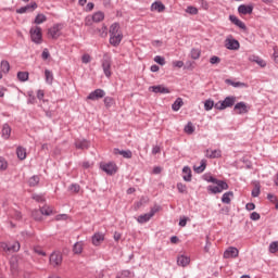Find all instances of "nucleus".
I'll list each match as a JSON object with an SVG mask.
<instances>
[{
    "label": "nucleus",
    "instance_id": "obj_43",
    "mask_svg": "<svg viewBox=\"0 0 278 278\" xmlns=\"http://www.w3.org/2000/svg\"><path fill=\"white\" fill-rule=\"evenodd\" d=\"M190 55L192 60H199V58H201V50L193 48L191 49Z\"/></svg>",
    "mask_w": 278,
    "mask_h": 278
},
{
    "label": "nucleus",
    "instance_id": "obj_22",
    "mask_svg": "<svg viewBox=\"0 0 278 278\" xmlns=\"http://www.w3.org/2000/svg\"><path fill=\"white\" fill-rule=\"evenodd\" d=\"M249 62H254L255 64L261 66V68H266V61H264V59H262L255 54H252L249 56Z\"/></svg>",
    "mask_w": 278,
    "mask_h": 278
},
{
    "label": "nucleus",
    "instance_id": "obj_36",
    "mask_svg": "<svg viewBox=\"0 0 278 278\" xmlns=\"http://www.w3.org/2000/svg\"><path fill=\"white\" fill-rule=\"evenodd\" d=\"M84 251V243L83 242H76L73 247V253L75 255H80Z\"/></svg>",
    "mask_w": 278,
    "mask_h": 278
},
{
    "label": "nucleus",
    "instance_id": "obj_60",
    "mask_svg": "<svg viewBox=\"0 0 278 278\" xmlns=\"http://www.w3.org/2000/svg\"><path fill=\"white\" fill-rule=\"evenodd\" d=\"M27 103L30 104V105L36 104V96L29 93V94H28Z\"/></svg>",
    "mask_w": 278,
    "mask_h": 278
},
{
    "label": "nucleus",
    "instance_id": "obj_32",
    "mask_svg": "<svg viewBox=\"0 0 278 278\" xmlns=\"http://www.w3.org/2000/svg\"><path fill=\"white\" fill-rule=\"evenodd\" d=\"M39 212L42 216H51L54 214L53 208L49 205H43L42 207H40Z\"/></svg>",
    "mask_w": 278,
    "mask_h": 278
},
{
    "label": "nucleus",
    "instance_id": "obj_1",
    "mask_svg": "<svg viewBox=\"0 0 278 278\" xmlns=\"http://www.w3.org/2000/svg\"><path fill=\"white\" fill-rule=\"evenodd\" d=\"M202 179L204 181H207L208 184H215L216 186H207L206 190L208 194H220L224 190H229V185L225 180L216 179L214 176H212V173H206L202 176Z\"/></svg>",
    "mask_w": 278,
    "mask_h": 278
},
{
    "label": "nucleus",
    "instance_id": "obj_55",
    "mask_svg": "<svg viewBox=\"0 0 278 278\" xmlns=\"http://www.w3.org/2000/svg\"><path fill=\"white\" fill-rule=\"evenodd\" d=\"M31 216L35 220H42V214L38 210L33 211Z\"/></svg>",
    "mask_w": 278,
    "mask_h": 278
},
{
    "label": "nucleus",
    "instance_id": "obj_10",
    "mask_svg": "<svg viewBox=\"0 0 278 278\" xmlns=\"http://www.w3.org/2000/svg\"><path fill=\"white\" fill-rule=\"evenodd\" d=\"M251 110V106H248L245 102H238L233 106V112L237 114H249V111Z\"/></svg>",
    "mask_w": 278,
    "mask_h": 278
},
{
    "label": "nucleus",
    "instance_id": "obj_52",
    "mask_svg": "<svg viewBox=\"0 0 278 278\" xmlns=\"http://www.w3.org/2000/svg\"><path fill=\"white\" fill-rule=\"evenodd\" d=\"M154 62H156V64H160V66H164V64H166V59L164 56L156 55L154 56Z\"/></svg>",
    "mask_w": 278,
    "mask_h": 278
},
{
    "label": "nucleus",
    "instance_id": "obj_40",
    "mask_svg": "<svg viewBox=\"0 0 278 278\" xmlns=\"http://www.w3.org/2000/svg\"><path fill=\"white\" fill-rule=\"evenodd\" d=\"M103 101H104V105L108 110H110V108H112V105H114L116 103V101L112 97H104Z\"/></svg>",
    "mask_w": 278,
    "mask_h": 278
},
{
    "label": "nucleus",
    "instance_id": "obj_25",
    "mask_svg": "<svg viewBox=\"0 0 278 278\" xmlns=\"http://www.w3.org/2000/svg\"><path fill=\"white\" fill-rule=\"evenodd\" d=\"M164 10H166V5L162 1H155L151 4L152 12H164Z\"/></svg>",
    "mask_w": 278,
    "mask_h": 278
},
{
    "label": "nucleus",
    "instance_id": "obj_15",
    "mask_svg": "<svg viewBox=\"0 0 278 278\" xmlns=\"http://www.w3.org/2000/svg\"><path fill=\"white\" fill-rule=\"evenodd\" d=\"M50 264L51 266H60L62 264V253L60 252H53L50 255Z\"/></svg>",
    "mask_w": 278,
    "mask_h": 278
},
{
    "label": "nucleus",
    "instance_id": "obj_30",
    "mask_svg": "<svg viewBox=\"0 0 278 278\" xmlns=\"http://www.w3.org/2000/svg\"><path fill=\"white\" fill-rule=\"evenodd\" d=\"M16 155L18 157V160L23 161L27 159V150L23 147H17L16 148Z\"/></svg>",
    "mask_w": 278,
    "mask_h": 278
},
{
    "label": "nucleus",
    "instance_id": "obj_14",
    "mask_svg": "<svg viewBox=\"0 0 278 278\" xmlns=\"http://www.w3.org/2000/svg\"><path fill=\"white\" fill-rule=\"evenodd\" d=\"M150 92H154L155 94H168L170 90L162 85L151 86L149 88Z\"/></svg>",
    "mask_w": 278,
    "mask_h": 278
},
{
    "label": "nucleus",
    "instance_id": "obj_27",
    "mask_svg": "<svg viewBox=\"0 0 278 278\" xmlns=\"http://www.w3.org/2000/svg\"><path fill=\"white\" fill-rule=\"evenodd\" d=\"M205 168H207V160L203 159L200 162V166H194L193 170L194 173H198V175H201V173H203L205 170Z\"/></svg>",
    "mask_w": 278,
    "mask_h": 278
},
{
    "label": "nucleus",
    "instance_id": "obj_18",
    "mask_svg": "<svg viewBox=\"0 0 278 278\" xmlns=\"http://www.w3.org/2000/svg\"><path fill=\"white\" fill-rule=\"evenodd\" d=\"M114 154L122 155L123 157H125V160H131V157H134V153L131 152V150H121L118 148H115Z\"/></svg>",
    "mask_w": 278,
    "mask_h": 278
},
{
    "label": "nucleus",
    "instance_id": "obj_34",
    "mask_svg": "<svg viewBox=\"0 0 278 278\" xmlns=\"http://www.w3.org/2000/svg\"><path fill=\"white\" fill-rule=\"evenodd\" d=\"M184 106V100L181 98H177L175 102L172 104V110L174 112H179L181 108Z\"/></svg>",
    "mask_w": 278,
    "mask_h": 278
},
{
    "label": "nucleus",
    "instance_id": "obj_20",
    "mask_svg": "<svg viewBox=\"0 0 278 278\" xmlns=\"http://www.w3.org/2000/svg\"><path fill=\"white\" fill-rule=\"evenodd\" d=\"M109 42L112 47H118L123 42V34L121 35H110Z\"/></svg>",
    "mask_w": 278,
    "mask_h": 278
},
{
    "label": "nucleus",
    "instance_id": "obj_47",
    "mask_svg": "<svg viewBox=\"0 0 278 278\" xmlns=\"http://www.w3.org/2000/svg\"><path fill=\"white\" fill-rule=\"evenodd\" d=\"M186 12L192 16H197V14H199V9H197V7L189 5L187 7Z\"/></svg>",
    "mask_w": 278,
    "mask_h": 278
},
{
    "label": "nucleus",
    "instance_id": "obj_44",
    "mask_svg": "<svg viewBox=\"0 0 278 278\" xmlns=\"http://www.w3.org/2000/svg\"><path fill=\"white\" fill-rule=\"evenodd\" d=\"M129 277H131V271L129 269L122 270L116 275V278H129Z\"/></svg>",
    "mask_w": 278,
    "mask_h": 278
},
{
    "label": "nucleus",
    "instance_id": "obj_28",
    "mask_svg": "<svg viewBox=\"0 0 278 278\" xmlns=\"http://www.w3.org/2000/svg\"><path fill=\"white\" fill-rule=\"evenodd\" d=\"M91 18H92L93 23H101L102 21L105 20V13H103L102 11H98V12L93 13Z\"/></svg>",
    "mask_w": 278,
    "mask_h": 278
},
{
    "label": "nucleus",
    "instance_id": "obj_54",
    "mask_svg": "<svg viewBox=\"0 0 278 278\" xmlns=\"http://www.w3.org/2000/svg\"><path fill=\"white\" fill-rule=\"evenodd\" d=\"M34 251L37 255H41L42 257H47V252L42 250L40 247H35Z\"/></svg>",
    "mask_w": 278,
    "mask_h": 278
},
{
    "label": "nucleus",
    "instance_id": "obj_51",
    "mask_svg": "<svg viewBox=\"0 0 278 278\" xmlns=\"http://www.w3.org/2000/svg\"><path fill=\"white\" fill-rule=\"evenodd\" d=\"M177 190L178 192H180V194H186V192H188V187H186V185H184L182 182H178Z\"/></svg>",
    "mask_w": 278,
    "mask_h": 278
},
{
    "label": "nucleus",
    "instance_id": "obj_13",
    "mask_svg": "<svg viewBox=\"0 0 278 278\" xmlns=\"http://www.w3.org/2000/svg\"><path fill=\"white\" fill-rule=\"evenodd\" d=\"M38 8V4L36 2H33L31 4H27L25 7H21L20 9H16V14H27V12H34Z\"/></svg>",
    "mask_w": 278,
    "mask_h": 278
},
{
    "label": "nucleus",
    "instance_id": "obj_57",
    "mask_svg": "<svg viewBox=\"0 0 278 278\" xmlns=\"http://www.w3.org/2000/svg\"><path fill=\"white\" fill-rule=\"evenodd\" d=\"M199 4L201 5L202 10H210V3L206 0H199Z\"/></svg>",
    "mask_w": 278,
    "mask_h": 278
},
{
    "label": "nucleus",
    "instance_id": "obj_24",
    "mask_svg": "<svg viewBox=\"0 0 278 278\" xmlns=\"http://www.w3.org/2000/svg\"><path fill=\"white\" fill-rule=\"evenodd\" d=\"M109 34H110V36H118L121 34H123V31H121V24H118L116 22L113 23L110 26Z\"/></svg>",
    "mask_w": 278,
    "mask_h": 278
},
{
    "label": "nucleus",
    "instance_id": "obj_7",
    "mask_svg": "<svg viewBox=\"0 0 278 278\" xmlns=\"http://www.w3.org/2000/svg\"><path fill=\"white\" fill-rule=\"evenodd\" d=\"M62 24H54L52 27L48 29V36L52 38V40H58L60 36H62V29H63Z\"/></svg>",
    "mask_w": 278,
    "mask_h": 278
},
{
    "label": "nucleus",
    "instance_id": "obj_21",
    "mask_svg": "<svg viewBox=\"0 0 278 278\" xmlns=\"http://www.w3.org/2000/svg\"><path fill=\"white\" fill-rule=\"evenodd\" d=\"M229 21L232 23V25H236L237 27H239V29H247V25L244 24V22L240 21V18H238V16L236 15H229Z\"/></svg>",
    "mask_w": 278,
    "mask_h": 278
},
{
    "label": "nucleus",
    "instance_id": "obj_16",
    "mask_svg": "<svg viewBox=\"0 0 278 278\" xmlns=\"http://www.w3.org/2000/svg\"><path fill=\"white\" fill-rule=\"evenodd\" d=\"M205 157H207L208 160H216L218 157H223V151H220V149H217V150L207 149L205 151Z\"/></svg>",
    "mask_w": 278,
    "mask_h": 278
},
{
    "label": "nucleus",
    "instance_id": "obj_41",
    "mask_svg": "<svg viewBox=\"0 0 278 278\" xmlns=\"http://www.w3.org/2000/svg\"><path fill=\"white\" fill-rule=\"evenodd\" d=\"M38 184H40V177H38V176H33L28 180V186H30V188L38 186Z\"/></svg>",
    "mask_w": 278,
    "mask_h": 278
},
{
    "label": "nucleus",
    "instance_id": "obj_42",
    "mask_svg": "<svg viewBox=\"0 0 278 278\" xmlns=\"http://www.w3.org/2000/svg\"><path fill=\"white\" fill-rule=\"evenodd\" d=\"M45 77H46V81L51 86V84H53V72L46 70Z\"/></svg>",
    "mask_w": 278,
    "mask_h": 278
},
{
    "label": "nucleus",
    "instance_id": "obj_8",
    "mask_svg": "<svg viewBox=\"0 0 278 278\" xmlns=\"http://www.w3.org/2000/svg\"><path fill=\"white\" fill-rule=\"evenodd\" d=\"M1 247L3 251H7V253H18V251H21V243L18 241L2 243Z\"/></svg>",
    "mask_w": 278,
    "mask_h": 278
},
{
    "label": "nucleus",
    "instance_id": "obj_35",
    "mask_svg": "<svg viewBox=\"0 0 278 278\" xmlns=\"http://www.w3.org/2000/svg\"><path fill=\"white\" fill-rule=\"evenodd\" d=\"M182 173H185V176H184L185 181H192V169H190V167L185 166L182 168Z\"/></svg>",
    "mask_w": 278,
    "mask_h": 278
},
{
    "label": "nucleus",
    "instance_id": "obj_31",
    "mask_svg": "<svg viewBox=\"0 0 278 278\" xmlns=\"http://www.w3.org/2000/svg\"><path fill=\"white\" fill-rule=\"evenodd\" d=\"M177 264H178V266L186 267V266H188V264H190V257L180 255L177 257Z\"/></svg>",
    "mask_w": 278,
    "mask_h": 278
},
{
    "label": "nucleus",
    "instance_id": "obj_63",
    "mask_svg": "<svg viewBox=\"0 0 278 278\" xmlns=\"http://www.w3.org/2000/svg\"><path fill=\"white\" fill-rule=\"evenodd\" d=\"M250 218H251V220H260V218H262V216L260 215V213L253 212V213H251Z\"/></svg>",
    "mask_w": 278,
    "mask_h": 278
},
{
    "label": "nucleus",
    "instance_id": "obj_19",
    "mask_svg": "<svg viewBox=\"0 0 278 278\" xmlns=\"http://www.w3.org/2000/svg\"><path fill=\"white\" fill-rule=\"evenodd\" d=\"M92 244L93 247H100L101 242H103V240H105V235H103L102 232H96L92 237Z\"/></svg>",
    "mask_w": 278,
    "mask_h": 278
},
{
    "label": "nucleus",
    "instance_id": "obj_4",
    "mask_svg": "<svg viewBox=\"0 0 278 278\" xmlns=\"http://www.w3.org/2000/svg\"><path fill=\"white\" fill-rule=\"evenodd\" d=\"M157 212H160V206L152 207L149 213L139 215L137 218V223H139V225H144V223H149V220H151V218H153L155 214H157Z\"/></svg>",
    "mask_w": 278,
    "mask_h": 278
},
{
    "label": "nucleus",
    "instance_id": "obj_39",
    "mask_svg": "<svg viewBox=\"0 0 278 278\" xmlns=\"http://www.w3.org/2000/svg\"><path fill=\"white\" fill-rule=\"evenodd\" d=\"M185 134H188V136H192L194 134V125L192 122L187 123L184 129Z\"/></svg>",
    "mask_w": 278,
    "mask_h": 278
},
{
    "label": "nucleus",
    "instance_id": "obj_12",
    "mask_svg": "<svg viewBox=\"0 0 278 278\" xmlns=\"http://www.w3.org/2000/svg\"><path fill=\"white\" fill-rule=\"evenodd\" d=\"M238 255H240V251L238 250V248H235V247H229L224 252L225 260L236 258V257H238Z\"/></svg>",
    "mask_w": 278,
    "mask_h": 278
},
{
    "label": "nucleus",
    "instance_id": "obj_46",
    "mask_svg": "<svg viewBox=\"0 0 278 278\" xmlns=\"http://www.w3.org/2000/svg\"><path fill=\"white\" fill-rule=\"evenodd\" d=\"M47 21V16L45 14H38L35 17V25H41V23H45Z\"/></svg>",
    "mask_w": 278,
    "mask_h": 278
},
{
    "label": "nucleus",
    "instance_id": "obj_50",
    "mask_svg": "<svg viewBox=\"0 0 278 278\" xmlns=\"http://www.w3.org/2000/svg\"><path fill=\"white\" fill-rule=\"evenodd\" d=\"M10 265L13 270H16V268H18V258L16 256H12L10 260Z\"/></svg>",
    "mask_w": 278,
    "mask_h": 278
},
{
    "label": "nucleus",
    "instance_id": "obj_3",
    "mask_svg": "<svg viewBox=\"0 0 278 278\" xmlns=\"http://www.w3.org/2000/svg\"><path fill=\"white\" fill-rule=\"evenodd\" d=\"M30 40L35 45H42V28L40 26H33L29 30Z\"/></svg>",
    "mask_w": 278,
    "mask_h": 278
},
{
    "label": "nucleus",
    "instance_id": "obj_37",
    "mask_svg": "<svg viewBox=\"0 0 278 278\" xmlns=\"http://www.w3.org/2000/svg\"><path fill=\"white\" fill-rule=\"evenodd\" d=\"M226 84L232 86L233 88H247V84L240 81H233L231 79H226Z\"/></svg>",
    "mask_w": 278,
    "mask_h": 278
},
{
    "label": "nucleus",
    "instance_id": "obj_53",
    "mask_svg": "<svg viewBox=\"0 0 278 278\" xmlns=\"http://www.w3.org/2000/svg\"><path fill=\"white\" fill-rule=\"evenodd\" d=\"M278 252V241H274L269 244V253Z\"/></svg>",
    "mask_w": 278,
    "mask_h": 278
},
{
    "label": "nucleus",
    "instance_id": "obj_61",
    "mask_svg": "<svg viewBox=\"0 0 278 278\" xmlns=\"http://www.w3.org/2000/svg\"><path fill=\"white\" fill-rule=\"evenodd\" d=\"M210 63L211 64H220V58L216 56V55H213L211 56L210 59Z\"/></svg>",
    "mask_w": 278,
    "mask_h": 278
},
{
    "label": "nucleus",
    "instance_id": "obj_17",
    "mask_svg": "<svg viewBox=\"0 0 278 278\" xmlns=\"http://www.w3.org/2000/svg\"><path fill=\"white\" fill-rule=\"evenodd\" d=\"M74 144L76 149H80L81 151L85 149H90V141L87 139H76Z\"/></svg>",
    "mask_w": 278,
    "mask_h": 278
},
{
    "label": "nucleus",
    "instance_id": "obj_62",
    "mask_svg": "<svg viewBox=\"0 0 278 278\" xmlns=\"http://www.w3.org/2000/svg\"><path fill=\"white\" fill-rule=\"evenodd\" d=\"M260 192H261L260 186L256 185L255 188L252 190V197H254V198L260 197Z\"/></svg>",
    "mask_w": 278,
    "mask_h": 278
},
{
    "label": "nucleus",
    "instance_id": "obj_26",
    "mask_svg": "<svg viewBox=\"0 0 278 278\" xmlns=\"http://www.w3.org/2000/svg\"><path fill=\"white\" fill-rule=\"evenodd\" d=\"M12 135V127H10V125L4 124L2 126V138L4 140H10V136Z\"/></svg>",
    "mask_w": 278,
    "mask_h": 278
},
{
    "label": "nucleus",
    "instance_id": "obj_45",
    "mask_svg": "<svg viewBox=\"0 0 278 278\" xmlns=\"http://www.w3.org/2000/svg\"><path fill=\"white\" fill-rule=\"evenodd\" d=\"M17 79L20 81H27V79H29V73H27V72H18L17 73Z\"/></svg>",
    "mask_w": 278,
    "mask_h": 278
},
{
    "label": "nucleus",
    "instance_id": "obj_56",
    "mask_svg": "<svg viewBox=\"0 0 278 278\" xmlns=\"http://www.w3.org/2000/svg\"><path fill=\"white\" fill-rule=\"evenodd\" d=\"M91 60H92V58L90 56V54H84L81 56L83 64H90Z\"/></svg>",
    "mask_w": 278,
    "mask_h": 278
},
{
    "label": "nucleus",
    "instance_id": "obj_11",
    "mask_svg": "<svg viewBox=\"0 0 278 278\" xmlns=\"http://www.w3.org/2000/svg\"><path fill=\"white\" fill-rule=\"evenodd\" d=\"M225 47L229 51H238V49H240V41L233 38H227L225 41Z\"/></svg>",
    "mask_w": 278,
    "mask_h": 278
},
{
    "label": "nucleus",
    "instance_id": "obj_38",
    "mask_svg": "<svg viewBox=\"0 0 278 278\" xmlns=\"http://www.w3.org/2000/svg\"><path fill=\"white\" fill-rule=\"evenodd\" d=\"M214 108H216V104L214 103V100L208 99L204 102L205 112H210V110H213Z\"/></svg>",
    "mask_w": 278,
    "mask_h": 278
},
{
    "label": "nucleus",
    "instance_id": "obj_48",
    "mask_svg": "<svg viewBox=\"0 0 278 278\" xmlns=\"http://www.w3.org/2000/svg\"><path fill=\"white\" fill-rule=\"evenodd\" d=\"M1 72L4 74L10 73V62L1 61Z\"/></svg>",
    "mask_w": 278,
    "mask_h": 278
},
{
    "label": "nucleus",
    "instance_id": "obj_59",
    "mask_svg": "<svg viewBox=\"0 0 278 278\" xmlns=\"http://www.w3.org/2000/svg\"><path fill=\"white\" fill-rule=\"evenodd\" d=\"M41 58L42 60H49V58H51V53H49V49H43L42 53H41Z\"/></svg>",
    "mask_w": 278,
    "mask_h": 278
},
{
    "label": "nucleus",
    "instance_id": "obj_64",
    "mask_svg": "<svg viewBox=\"0 0 278 278\" xmlns=\"http://www.w3.org/2000/svg\"><path fill=\"white\" fill-rule=\"evenodd\" d=\"M267 199L268 201H270V203H277V195L273 194V193H268L267 194Z\"/></svg>",
    "mask_w": 278,
    "mask_h": 278
},
{
    "label": "nucleus",
    "instance_id": "obj_58",
    "mask_svg": "<svg viewBox=\"0 0 278 278\" xmlns=\"http://www.w3.org/2000/svg\"><path fill=\"white\" fill-rule=\"evenodd\" d=\"M34 201H37V203H45V197L40 194H33Z\"/></svg>",
    "mask_w": 278,
    "mask_h": 278
},
{
    "label": "nucleus",
    "instance_id": "obj_5",
    "mask_svg": "<svg viewBox=\"0 0 278 278\" xmlns=\"http://www.w3.org/2000/svg\"><path fill=\"white\" fill-rule=\"evenodd\" d=\"M101 64L105 77H112V59L108 54H104Z\"/></svg>",
    "mask_w": 278,
    "mask_h": 278
},
{
    "label": "nucleus",
    "instance_id": "obj_29",
    "mask_svg": "<svg viewBox=\"0 0 278 278\" xmlns=\"http://www.w3.org/2000/svg\"><path fill=\"white\" fill-rule=\"evenodd\" d=\"M231 199H233V191H227L222 197V203L229 205L231 203Z\"/></svg>",
    "mask_w": 278,
    "mask_h": 278
},
{
    "label": "nucleus",
    "instance_id": "obj_23",
    "mask_svg": "<svg viewBox=\"0 0 278 278\" xmlns=\"http://www.w3.org/2000/svg\"><path fill=\"white\" fill-rule=\"evenodd\" d=\"M238 12H239V14H243V15L253 14V5L240 4L238 7Z\"/></svg>",
    "mask_w": 278,
    "mask_h": 278
},
{
    "label": "nucleus",
    "instance_id": "obj_2",
    "mask_svg": "<svg viewBox=\"0 0 278 278\" xmlns=\"http://www.w3.org/2000/svg\"><path fill=\"white\" fill-rule=\"evenodd\" d=\"M236 105V96H228L224 101H218L215 103V110H227V108H233Z\"/></svg>",
    "mask_w": 278,
    "mask_h": 278
},
{
    "label": "nucleus",
    "instance_id": "obj_33",
    "mask_svg": "<svg viewBox=\"0 0 278 278\" xmlns=\"http://www.w3.org/2000/svg\"><path fill=\"white\" fill-rule=\"evenodd\" d=\"M94 34H98L100 38H108V26L103 24L101 28L94 30Z\"/></svg>",
    "mask_w": 278,
    "mask_h": 278
},
{
    "label": "nucleus",
    "instance_id": "obj_6",
    "mask_svg": "<svg viewBox=\"0 0 278 278\" xmlns=\"http://www.w3.org/2000/svg\"><path fill=\"white\" fill-rule=\"evenodd\" d=\"M101 170L106 173V175H116L118 173V166H116V163L109 162V163H102L100 165Z\"/></svg>",
    "mask_w": 278,
    "mask_h": 278
},
{
    "label": "nucleus",
    "instance_id": "obj_9",
    "mask_svg": "<svg viewBox=\"0 0 278 278\" xmlns=\"http://www.w3.org/2000/svg\"><path fill=\"white\" fill-rule=\"evenodd\" d=\"M104 97H105V90L96 89L88 94L87 100L99 101V99H103Z\"/></svg>",
    "mask_w": 278,
    "mask_h": 278
},
{
    "label": "nucleus",
    "instance_id": "obj_49",
    "mask_svg": "<svg viewBox=\"0 0 278 278\" xmlns=\"http://www.w3.org/2000/svg\"><path fill=\"white\" fill-rule=\"evenodd\" d=\"M68 190H70V192H74L75 194H77L81 190V187L79 186V184H72L68 187Z\"/></svg>",
    "mask_w": 278,
    "mask_h": 278
}]
</instances>
